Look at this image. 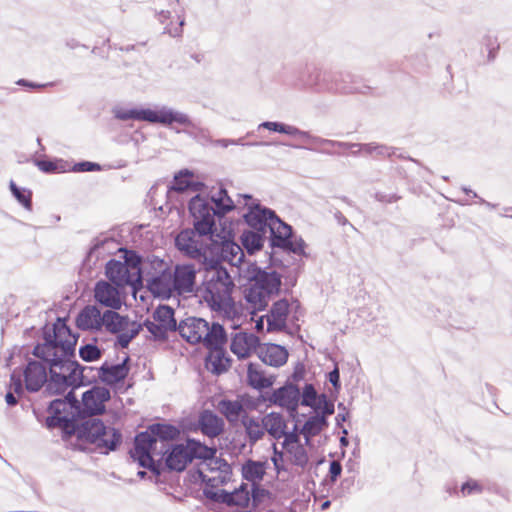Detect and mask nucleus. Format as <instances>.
<instances>
[{"label": "nucleus", "instance_id": "f257e3e1", "mask_svg": "<svg viewBox=\"0 0 512 512\" xmlns=\"http://www.w3.org/2000/svg\"><path fill=\"white\" fill-rule=\"evenodd\" d=\"M235 208L234 201L226 189L219 188L210 197L196 195L189 202V211L193 219V229L182 230L175 238L177 249L202 266L216 263L218 257H233L239 260L243 249L229 240L214 239L216 217H222Z\"/></svg>", "mask_w": 512, "mask_h": 512}, {"label": "nucleus", "instance_id": "f03ea898", "mask_svg": "<svg viewBox=\"0 0 512 512\" xmlns=\"http://www.w3.org/2000/svg\"><path fill=\"white\" fill-rule=\"evenodd\" d=\"M77 339L60 318L52 325H45L44 342L34 347L33 355L49 364V394H62L69 387L85 386L98 378V368L81 366L73 360Z\"/></svg>", "mask_w": 512, "mask_h": 512}, {"label": "nucleus", "instance_id": "7ed1b4c3", "mask_svg": "<svg viewBox=\"0 0 512 512\" xmlns=\"http://www.w3.org/2000/svg\"><path fill=\"white\" fill-rule=\"evenodd\" d=\"M216 258V263H207L203 266L205 270V280L203 283V299L207 305L216 312L229 313L233 307L232 291L235 287L234 281L223 266L227 262L231 266L240 267L243 263L245 254L239 257V260H233V257Z\"/></svg>", "mask_w": 512, "mask_h": 512}, {"label": "nucleus", "instance_id": "20e7f679", "mask_svg": "<svg viewBox=\"0 0 512 512\" xmlns=\"http://www.w3.org/2000/svg\"><path fill=\"white\" fill-rule=\"evenodd\" d=\"M250 228L265 233L272 248H280L296 255L305 254V242L292 234V227L284 223L273 210L257 204L245 215Z\"/></svg>", "mask_w": 512, "mask_h": 512}, {"label": "nucleus", "instance_id": "39448f33", "mask_svg": "<svg viewBox=\"0 0 512 512\" xmlns=\"http://www.w3.org/2000/svg\"><path fill=\"white\" fill-rule=\"evenodd\" d=\"M179 433V429L174 425L153 424L147 431L141 432L135 437L130 455L141 467L156 471L154 457L162 455L166 442L177 438Z\"/></svg>", "mask_w": 512, "mask_h": 512}, {"label": "nucleus", "instance_id": "423d86ee", "mask_svg": "<svg viewBox=\"0 0 512 512\" xmlns=\"http://www.w3.org/2000/svg\"><path fill=\"white\" fill-rule=\"evenodd\" d=\"M254 274L249 278V284L243 290L244 307L255 315L263 311L275 297L281 287V276L275 271H265L254 267Z\"/></svg>", "mask_w": 512, "mask_h": 512}, {"label": "nucleus", "instance_id": "0eeeda50", "mask_svg": "<svg viewBox=\"0 0 512 512\" xmlns=\"http://www.w3.org/2000/svg\"><path fill=\"white\" fill-rule=\"evenodd\" d=\"M121 260L111 259L105 266V274L119 288L130 286L134 294L143 287L141 257L133 250L121 249Z\"/></svg>", "mask_w": 512, "mask_h": 512}, {"label": "nucleus", "instance_id": "6e6552de", "mask_svg": "<svg viewBox=\"0 0 512 512\" xmlns=\"http://www.w3.org/2000/svg\"><path fill=\"white\" fill-rule=\"evenodd\" d=\"M80 419V423L73 422L70 427L79 439L105 449V453L116 450L122 441V435L118 430L106 426L100 419L93 416Z\"/></svg>", "mask_w": 512, "mask_h": 512}, {"label": "nucleus", "instance_id": "1a4fd4ad", "mask_svg": "<svg viewBox=\"0 0 512 512\" xmlns=\"http://www.w3.org/2000/svg\"><path fill=\"white\" fill-rule=\"evenodd\" d=\"M179 334L187 342L196 344L202 342L206 348H215L220 344H225L227 336L222 325L218 323H209L196 317H189L178 324Z\"/></svg>", "mask_w": 512, "mask_h": 512}, {"label": "nucleus", "instance_id": "9d476101", "mask_svg": "<svg viewBox=\"0 0 512 512\" xmlns=\"http://www.w3.org/2000/svg\"><path fill=\"white\" fill-rule=\"evenodd\" d=\"M147 263L150 270L146 272L147 288L155 296L169 299L175 295L172 283V271L164 260L157 256H149Z\"/></svg>", "mask_w": 512, "mask_h": 512}, {"label": "nucleus", "instance_id": "9b49d317", "mask_svg": "<svg viewBox=\"0 0 512 512\" xmlns=\"http://www.w3.org/2000/svg\"><path fill=\"white\" fill-rule=\"evenodd\" d=\"M307 84L318 90H326L334 93L351 94L363 93V89L356 85L354 77L349 72L329 74L316 70L309 75Z\"/></svg>", "mask_w": 512, "mask_h": 512}, {"label": "nucleus", "instance_id": "f8f14e48", "mask_svg": "<svg viewBox=\"0 0 512 512\" xmlns=\"http://www.w3.org/2000/svg\"><path fill=\"white\" fill-rule=\"evenodd\" d=\"M50 416L46 419L48 427H63L69 429L78 420L80 402L70 390L64 399H55L49 405Z\"/></svg>", "mask_w": 512, "mask_h": 512}, {"label": "nucleus", "instance_id": "ddd939ff", "mask_svg": "<svg viewBox=\"0 0 512 512\" xmlns=\"http://www.w3.org/2000/svg\"><path fill=\"white\" fill-rule=\"evenodd\" d=\"M174 309L167 305L158 306L152 314V320L147 319L144 326L154 340L164 341L169 332L178 330Z\"/></svg>", "mask_w": 512, "mask_h": 512}, {"label": "nucleus", "instance_id": "4468645a", "mask_svg": "<svg viewBox=\"0 0 512 512\" xmlns=\"http://www.w3.org/2000/svg\"><path fill=\"white\" fill-rule=\"evenodd\" d=\"M169 106L156 105L155 109L151 108H122L117 107L113 110L116 119L121 121L135 120L145 121L152 124L165 125L168 122V117L172 116L169 112Z\"/></svg>", "mask_w": 512, "mask_h": 512}, {"label": "nucleus", "instance_id": "2eb2a0df", "mask_svg": "<svg viewBox=\"0 0 512 512\" xmlns=\"http://www.w3.org/2000/svg\"><path fill=\"white\" fill-rule=\"evenodd\" d=\"M169 113L172 116L168 117L170 120H168L164 126H172L174 123L184 126L186 128L184 133H186L190 138L195 140L200 145L208 146L212 143V137L209 129L196 125L184 112L174 110L170 107L168 114Z\"/></svg>", "mask_w": 512, "mask_h": 512}, {"label": "nucleus", "instance_id": "dca6fc26", "mask_svg": "<svg viewBox=\"0 0 512 512\" xmlns=\"http://www.w3.org/2000/svg\"><path fill=\"white\" fill-rule=\"evenodd\" d=\"M110 397L109 389L101 386L92 387L82 395L78 418L102 414L105 411V403Z\"/></svg>", "mask_w": 512, "mask_h": 512}, {"label": "nucleus", "instance_id": "f3484780", "mask_svg": "<svg viewBox=\"0 0 512 512\" xmlns=\"http://www.w3.org/2000/svg\"><path fill=\"white\" fill-rule=\"evenodd\" d=\"M39 360H30L28 361L25 370L23 371L25 388L29 392H38L44 384H46V390H48V383L50 381V377L48 378L47 374V366L49 364L43 359L37 357Z\"/></svg>", "mask_w": 512, "mask_h": 512}, {"label": "nucleus", "instance_id": "a211bd4d", "mask_svg": "<svg viewBox=\"0 0 512 512\" xmlns=\"http://www.w3.org/2000/svg\"><path fill=\"white\" fill-rule=\"evenodd\" d=\"M197 270L193 264H177L172 271V283L175 295L194 292Z\"/></svg>", "mask_w": 512, "mask_h": 512}, {"label": "nucleus", "instance_id": "6ab92c4d", "mask_svg": "<svg viewBox=\"0 0 512 512\" xmlns=\"http://www.w3.org/2000/svg\"><path fill=\"white\" fill-rule=\"evenodd\" d=\"M268 401L273 405L286 409L290 414H294L299 406L300 390L296 385L287 383L275 389L268 398Z\"/></svg>", "mask_w": 512, "mask_h": 512}, {"label": "nucleus", "instance_id": "aec40b11", "mask_svg": "<svg viewBox=\"0 0 512 512\" xmlns=\"http://www.w3.org/2000/svg\"><path fill=\"white\" fill-rule=\"evenodd\" d=\"M120 289L112 283L100 280L94 287L95 301L107 308L118 310L122 306Z\"/></svg>", "mask_w": 512, "mask_h": 512}, {"label": "nucleus", "instance_id": "412c9836", "mask_svg": "<svg viewBox=\"0 0 512 512\" xmlns=\"http://www.w3.org/2000/svg\"><path fill=\"white\" fill-rule=\"evenodd\" d=\"M259 344V338L256 335L239 331L231 338L230 350L239 359L248 358L253 351L257 353Z\"/></svg>", "mask_w": 512, "mask_h": 512}, {"label": "nucleus", "instance_id": "4be33fe9", "mask_svg": "<svg viewBox=\"0 0 512 512\" xmlns=\"http://www.w3.org/2000/svg\"><path fill=\"white\" fill-rule=\"evenodd\" d=\"M205 497L218 503H223L228 506H238L241 508L248 507L249 495L244 489L235 490L234 492H227L225 490L214 491L208 489L205 491Z\"/></svg>", "mask_w": 512, "mask_h": 512}, {"label": "nucleus", "instance_id": "5701e85b", "mask_svg": "<svg viewBox=\"0 0 512 512\" xmlns=\"http://www.w3.org/2000/svg\"><path fill=\"white\" fill-rule=\"evenodd\" d=\"M290 304L287 299H280L273 303L268 314L265 315L269 331H282L286 328Z\"/></svg>", "mask_w": 512, "mask_h": 512}, {"label": "nucleus", "instance_id": "b1692460", "mask_svg": "<svg viewBox=\"0 0 512 512\" xmlns=\"http://www.w3.org/2000/svg\"><path fill=\"white\" fill-rule=\"evenodd\" d=\"M257 356L263 363L269 366L280 367L287 362L288 351L285 347L277 344H259Z\"/></svg>", "mask_w": 512, "mask_h": 512}, {"label": "nucleus", "instance_id": "393cba45", "mask_svg": "<svg viewBox=\"0 0 512 512\" xmlns=\"http://www.w3.org/2000/svg\"><path fill=\"white\" fill-rule=\"evenodd\" d=\"M127 361L128 358H125V360L122 363L114 365L105 362L97 370L98 378L108 385H113L124 380L129 373Z\"/></svg>", "mask_w": 512, "mask_h": 512}, {"label": "nucleus", "instance_id": "a878e982", "mask_svg": "<svg viewBox=\"0 0 512 512\" xmlns=\"http://www.w3.org/2000/svg\"><path fill=\"white\" fill-rule=\"evenodd\" d=\"M102 314L95 305H87L78 314L76 325L83 331H99L101 330Z\"/></svg>", "mask_w": 512, "mask_h": 512}, {"label": "nucleus", "instance_id": "bb28decb", "mask_svg": "<svg viewBox=\"0 0 512 512\" xmlns=\"http://www.w3.org/2000/svg\"><path fill=\"white\" fill-rule=\"evenodd\" d=\"M167 456L165 458L166 466L170 470L183 471L186 466L191 463L190 454L188 453L186 444H177L166 450Z\"/></svg>", "mask_w": 512, "mask_h": 512}, {"label": "nucleus", "instance_id": "cd10ccee", "mask_svg": "<svg viewBox=\"0 0 512 512\" xmlns=\"http://www.w3.org/2000/svg\"><path fill=\"white\" fill-rule=\"evenodd\" d=\"M225 344H220L215 348H208L209 354L206 358L207 368L214 374L220 375L230 367V359L223 350Z\"/></svg>", "mask_w": 512, "mask_h": 512}, {"label": "nucleus", "instance_id": "c85d7f7f", "mask_svg": "<svg viewBox=\"0 0 512 512\" xmlns=\"http://www.w3.org/2000/svg\"><path fill=\"white\" fill-rule=\"evenodd\" d=\"M199 427L204 435L214 438L221 434L223 421L213 412L205 410L199 416Z\"/></svg>", "mask_w": 512, "mask_h": 512}, {"label": "nucleus", "instance_id": "c756f323", "mask_svg": "<svg viewBox=\"0 0 512 512\" xmlns=\"http://www.w3.org/2000/svg\"><path fill=\"white\" fill-rule=\"evenodd\" d=\"M158 21L164 25V33L171 37H180L183 32L184 18L180 16L173 17L169 11L161 10L157 14Z\"/></svg>", "mask_w": 512, "mask_h": 512}, {"label": "nucleus", "instance_id": "7c9ffc66", "mask_svg": "<svg viewBox=\"0 0 512 512\" xmlns=\"http://www.w3.org/2000/svg\"><path fill=\"white\" fill-rule=\"evenodd\" d=\"M267 432L271 437L280 439L285 435V429L287 427L286 421L282 414L271 412L262 417Z\"/></svg>", "mask_w": 512, "mask_h": 512}, {"label": "nucleus", "instance_id": "2f4dec72", "mask_svg": "<svg viewBox=\"0 0 512 512\" xmlns=\"http://www.w3.org/2000/svg\"><path fill=\"white\" fill-rule=\"evenodd\" d=\"M242 425L245 428L248 440L251 444L256 443L265 435V427L262 418L244 415Z\"/></svg>", "mask_w": 512, "mask_h": 512}, {"label": "nucleus", "instance_id": "473e14b6", "mask_svg": "<svg viewBox=\"0 0 512 512\" xmlns=\"http://www.w3.org/2000/svg\"><path fill=\"white\" fill-rule=\"evenodd\" d=\"M327 426L328 422L324 416L316 413L309 417L300 431L305 438L306 445H309L311 438L318 435Z\"/></svg>", "mask_w": 512, "mask_h": 512}, {"label": "nucleus", "instance_id": "72a5a7b5", "mask_svg": "<svg viewBox=\"0 0 512 512\" xmlns=\"http://www.w3.org/2000/svg\"><path fill=\"white\" fill-rule=\"evenodd\" d=\"M266 240L265 233L258 229L251 228V230L244 231L241 235L242 245L250 254L260 250Z\"/></svg>", "mask_w": 512, "mask_h": 512}, {"label": "nucleus", "instance_id": "f704fd0d", "mask_svg": "<svg viewBox=\"0 0 512 512\" xmlns=\"http://www.w3.org/2000/svg\"><path fill=\"white\" fill-rule=\"evenodd\" d=\"M125 325H127V316H121L113 309L103 312L101 329L104 327L108 332L118 334Z\"/></svg>", "mask_w": 512, "mask_h": 512}, {"label": "nucleus", "instance_id": "c9c22d12", "mask_svg": "<svg viewBox=\"0 0 512 512\" xmlns=\"http://www.w3.org/2000/svg\"><path fill=\"white\" fill-rule=\"evenodd\" d=\"M247 380L249 385L256 389L268 388L273 384L272 379L265 376L261 366L254 363L248 365Z\"/></svg>", "mask_w": 512, "mask_h": 512}, {"label": "nucleus", "instance_id": "e433bc0d", "mask_svg": "<svg viewBox=\"0 0 512 512\" xmlns=\"http://www.w3.org/2000/svg\"><path fill=\"white\" fill-rule=\"evenodd\" d=\"M198 474L201 481L206 484L205 488L203 489V494L205 495L206 490L212 489L214 491H218L216 488L223 486L227 482H229L232 476V470H230V473H227L225 477L223 475L224 472L208 474L206 473V470H198Z\"/></svg>", "mask_w": 512, "mask_h": 512}, {"label": "nucleus", "instance_id": "4c0bfd02", "mask_svg": "<svg viewBox=\"0 0 512 512\" xmlns=\"http://www.w3.org/2000/svg\"><path fill=\"white\" fill-rule=\"evenodd\" d=\"M186 447L190 454L191 461L193 459H202L204 462L207 461L210 456H214L216 454L215 448L208 447L194 439H188L186 441Z\"/></svg>", "mask_w": 512, "mask_h": 512}, {"label": "nucleus", "instance_id": "58836bf2", "mask_svg": "<svg viewBox=\"0 0 512 512\" xmlns=\"http://www.w3.org/2000/svg\"><path fill=\"white\" fill-rule=\"evenodd\" d=\"M218 410L229 422H235L240 418L244 408L238 400L224 399L218 403Z\"/></svg>", "mask_w": 512, "mask_h": 512}, {"label": "nucleus", "instance_id": "ea45409f", "mask_svg": "<svg viewBox=\"0 0 512 512\" xmlns=\"http://www.w3.org/2000/svg\"><path fill=\"white\" fill-rule=\"evenodd\" d=\"M142 329V325L135 322L130 321L127 317V325L122 329V331L118 332L117 343L125 348L129 345V343L134 339Z\"/></svg>", "mask_w": 512, "mask_h": 512}, {"label": "nucleus", "instance_id": "a19ab883", "mask_svg": "<svg viewBox=\"0 0 512 512\" xmlns=\"http://www.w3.org/2000/svg\"><path fill=\"white\" fill-rule=\"evenodd\" d=\"M359 148L363 149L364 155H369L377 159L391 157L395 154V149L393 147L375 142L361 144Z\"/></svg>", "mask_w": 512, "mask_h": 512}, {"label": "nucleus", "instance_id": "79ce46f5", "mask_svg": "<svg viewBox=\"0 0 512 512\" xmlns=\"http://www.w3.org/2000/svg\"><path fill=\"white\" fill-rule=\"evenodd\" d=\"M199 470H206V473L214 474L224 472V476L230 473L231 466L222 458H218L215 455L210 456L207 461H204Z\"/></svg>", "mask_w": 512, "mask_h": 512}, {"label": "nucleus", "instance_id": "37998d69", "mask_svg": "<svg viewBox=\"0 0 512 512\" xmlns=\"http://www.w3.org/2000/svg\"><path fill=\"white\" fill-rule=\"evenodd\" d=\"M265 475V466L262 462L249 460L243 466V476L246 480L255 482L263 479Z\"/></svg>", "mask_w": 512, "mask_h": 512}, {"label": "nucleus", "instance_id": "c03bdc74", "mask_svg": "<svg viewBox=\"0 0 512 512\" xmlns=\"http://www.w3.org/2000/svg\"><path fill=\"white\" fill-rule=\"evenodd\" d=\"M302 133L303 134H300L299 137L303 138L306 142L311 144L310 147H307L309 150L318 151V152L328 154V155L336 154V152L331 151L329 149L318 148V147L324 146V144H330L331 143L330 139H324V138H321L318 136H314V135H311L309 132L303 131V130H302Z\"/></svg>", "mask_w": 512, "mask_h": 512}, {"label": "nucleus", "instance_id": "a18cd8bd", "mask_svg": "<svg viewBox=\"0 0 512 512\" xmlns=\"http://www.w3.org/2000/svg\"><path fill=\"white\" fill-rule=\"evenodd\" d=\"M286 451L294 465L301 468H304L307 465L309 457L305 447L302 444L291 446L290 448H287Z\"/></svg>", "mask_w": 512, "mask_h": 512}, {"label": "nucleus", "instance_id": "49530a36", "mask_svg": "<svg viewBox=\"0 0 512 512\" xmlns=\"http://www.w3.org/2000/svg\"><path fill=\"white\" fill-rule=\"evenodd\" d=\"M10 190L19 203H21L27 210H31L32 194L29 190L19 188L13 181L10 182Z\"/></svg>", "mask_w": 512, "mask_h": 512}, {"label": "nucleus", "instance_id": "de8ad7c7", "mask_svg": "<svg viewBox=\"0 0 512 512\" xmlns=\"http://www.w3.org/2000/svg\"><path fill=\"white\" fill-rule=\"evenodd\" d=\"M311 408L326 419L334 413V403L330 401L325 394H321L314 407Z\"/></svg>", "mask_w": 512, "mask_h": 512}, {"label": "nucleus", "instance_id": "09e8293b", "mask_svg": "<svg viewBox=\"0 0 512 512\" xmlns=\"http://www.w3.org/2000/svg\"><path fill=\"white\" fill-rule=\"evenodd\" d=\"M319 396L320 395L317 394L316 389L312 384H306L302 391V394L300 393L301 405L310 408L314 407Z\"/></svg>", "mask_w": 512, "mask_h": 512}, {"label": "nucleus", "instance_id": "8fccbe9b", "mask_svg": "<svg viewBox=\"0 0 512 512\" xmlns=\"http://www.w3.org/2000/svg\"><path fill=\"white\" fill-rule=\"evenodd\" d=\"M79 354L84 361L91 362L99 359L102 352L96 345L86 344L79 349Z\"/></svg>", "mask_w": 512, "mask_h": 512}, {"label": "nucleus", "instance_id": "3c124183", "mask_svg": "<svg viewBox=\"0 0 512 512\" xmlns=\"http://www.w3.org/2000/svg\"><path fill=\"white\" fill-rule=\"evenodd\" d=\"M482 43L488 52V60H494L496 52L500 47L497 37L494 35L487 34L484 36Z\"/></svg>", "mask_w": 512, "mask_h": 512}, {"label": "nucleus", "instance_id": "603ef678", "mask_svg": "<svg viewBox=\"0 0 512 512\" xmlns=\"http://www.w3.org/2000/svg\"><path fill=\"white\" fill-rule=\"evenodd\" d=\"M9 391L14 392L17 396H21L24 393L21 375L16 371H13L11 374Z\"/></svg>", "mask_w": 512, "mask_h": 512}, {"label": "nucleus", "instance_id": "864d4df0", "mask_svg": "<svg viewBox=\"0 0 512 512\" xmlns=\"http://www.w3.org/2000/svg\"><path fill=\"white\" fill-rule=\"evenodd\" d=\"M481 492L482 486L475 480H468L461 487V493L463 496L479 494Z\"/></svg>", "mask_w": 512, "mask_h": 512}, {"label": "nucleus", "instance_id": "5fc2aeb1", "mask_svg": "<svg viewBox=\"0 0 512 512\" xmlns=\"http://www.w3.org/2000/svg\"><path fill=\"white\" fill-rule=\"evenodd\" d=\"M296 430H297V426L296 425H295L294 430L292 432H287L285 430V435H283V437H282V438H284L283 447L285 449L290 448L291 446L299 445L300 444V442H299V435H298Z\"/></svg>", "mask_w": 512, "mask_h": 512}, {"label": "nucleus", "instance_id": "6e6d98bb", "mask_svg": "<svg viewBox=\"0 0 512 512\" xmlns=\"http://www.w3.org/2000/svg\"><path fill=\"white\" fill-rule=\"evenodd\" d=\"M101 167L98 163L83 161L76 163L73 166V171L75 172H91V171H99Z\"/></svg>", "mask_w": 512, "mask_h": 512}, {"label": "nucleus", "instance_id": "4d7b16f0", "mask_svg": "<svg viewBox=\"0 0 512 512\" xmlns=\"http://www.w3.org/2000/svg\"><path fill=\"white\" fill-rule=\"evenodd\" d=\"M189 186V180L183 178V172H180L179 175L174 177L173 185L170 188L177 192H184Z\"/></svg>", "mask_w": 512, "mask_h": 512}, {"label": "nucleus", "instance_id": "13d9d810", "mask_svg": "<svg viewBox=\"0 0 512 512\" xmlns=\"http://www.w3.org/2000/svg\"><path fill=\"white\" fill-rule=\"evenodd\" d=\"M276 132L287 134V135H290V136H300V134H303L302 130H300L296 126L284 124V123H281V122H278L277 131Z\"/></svg>", "mask_w": 512, "mask_h": 512}, {"label": "nucleus", "instance_id": "bf43d9fd", "mask_svg": "<svg viewBox=\"0 0 512 512\" xmlns=\"http://www.w3.org/2000/svg\"><path fill=\"white\" fill-rule=\"evenodd\" d=\"M342 472V466H341V463L339 461H332L330 463V468H329V476H330V479L332 482H335L336 479L340 476Z\"/></svg>", "mask_w": 512, "mask_h": 512}, {"label": "nucleus", "instance_id": "052dcab7", "mask_svg": "<svg viewBox=\"0 0 512 512\" xmlns=\"http://www.w3.org/2000/svg\"><path fill=\"white\" fill-rule=\"evenodd\" d=\"M210 145H213V146H221L223 148H227L229 145H244V143L242 142V139H237V140H233V139H218V140H213L212 139V143Z\"/></svg>", "mask_w": 512, "mask_h": 512}, {"label": "nucleus", "instance_id": "680f3d73", "mask_svg": "<svg viewBox=\"0 0 512 512\" xmlns=\"http://www.w3.org/2000/svg\"><path fill=\"white\" fill-rule=\"evenodd\" d=\"M38 168L46 173L54 172L56 170V164L51 161L40 160L36 162Z\"/></svg>", "mask_w": 512, "mask_h": 512}, {"label": "nucleus", "instance_id": "e2e57ef3", "mask_svg": "<svg viewBox=\"0 0 512 512\" xmlns=\"http://www.w3.org/2000/svg\"><path fill=\"white\" fill-rule=\"evenodd\" d=\"M328 379L336 390L340 388V375L338 368H335L328 374Z\"/></svg>", "mask_w": 512, "mask_h": 512}, {"label": "nucleus", "instance_id": "0e129e2a", "mask_svg": "<svg viewBox=\"0 0 512 512\" xmlns=\"http://www.w3.org/2000/svg\"><path fill=\"white\" fill-rule=\"evenodd\" d=\"M462 191L467 195V196H471L472 198H478L479 199V203L480 204H483V205H486L487 207H490V208H494V205H492L491 203L485 201L483 198H480L476 192L472 191L471 189L467 188V187H462Z\"/></svg>", "mask_w": 512, "mask_h": 512}, {"label": "nucleus", "instance_id": "69168bd1", "mask_svg": "<svg viewBox=\"0 0 512 512\" xmlns=\"http://www.w3.org/2000/svg\"><path fill=\"white\" fill-rule=\"evenodd\" d=\"M330 144H333V146H336V147L342 148V149H353V148H359V146H361L360 143H348V142H341V141H335V140H331Z\"/></svg>", "mask_w": 512, "mask_h": 512}, {"label": "nucleus", "instance_id": "338daca9", "mask_svg": "<svg viewBox=\"0 0 512 512\" xmlns=\"http://www.w3.org/2000/svg\"><path fill=\"white\" fill-rule=\"evenodd\" d=\"M273 464L275 466V469L277 471H280V469L283 468L282 462H283V453L278 452L276 449L274 451V456L272 457Z\"/></svg>", "mask_w": 512, "mask_h": 512}, {"label": "nucleus", "instance_id": "774afa93", "mask_svg": "<svg viewBox=\"0 0 512 512\" xmlns=\"http://www.w3.org/2000/svg\"><path fill=\"white\" fill-rule=\"evenodd\" d=\"M18 397L14 392L8 391L5 396V401L9 406H15L18 403Z\"/></svg>", "mask_w": 512, "mask_h": 512}]
</instances>
